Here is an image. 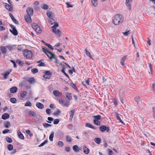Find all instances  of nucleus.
<instances>
[{
    "mask_svg": "<svg viewBox=\"0 0 155 155\" xmlns=\"http://www.w3.org/2000/svg\"><path fill=\"white\" fill-rule=\"evenodd\" d=\"M54 136V132H52L49 136V140L50 141H53Z\"/></svg>",
    "mask_w": 155,
    "mask_h": 155,
    "instance_id": "44",
    "label": "nucleus"
},
{
    "mask_svg": "<svg viewBox=\"0 0 155 155\" xmlns=\"http://www.w3.org/2000/svg\"><path fill=\"white\" fill-rule=\"evenodd\" d=\"M10 91L12 93H14L16 92L17 91V87L14 86L11 87L10 89Z\"/></svg>",
    "mask_w": 155,
    "mask_h": 155,
    "instance_id": "19",
    "label": "nucleus"
},
{
    "mask_svg": "<svg viewBox=\"0 0 155 155\" xmlns=\"http://www.w3.org/2000/svg\"><path fill=\"white\" fill-rule=\"evenodd\" d=\"M123 20V18L122 15L119 14H116L115 15L114 18L113 20V23L115 25L119 24L122 22Z\"/></svg>",
    "mask_w": 155,
    "mask_h": 155,
    "instance_id": "1",
    "label": "nucleus"
},
{
    "mask_svg": "<svg viewBox=\"0 0 155 155\" xmlns=\"http://www.w3.org/2000/svg\"><path fill=\"white\" fill-rule=\"evenodd\" d=\"M73 150L76 152H78L80 150H82V148L81 147L79 148L77 145H74L72 147Z\"/></svg>",
    "mask_w": 155,
    "mask_h": 155,
    "instance_id": "10",
    "label": "nucleus"
},
{
    "mask_svg": "<svg viewBox=\"0 0 155 155\" xmlns=\"http://www.w3.org/2000/svg\"><path fill=\"white\" fill-rule=\"evenodd\" d=\"M13 148V146L12 144H9L8 146V149L9 150H12Z\"/></svg>",
    "mask_w": 155,
    "mask_h": 155,
    "instance_id": "48",
    "label": "nucleus"
},
{
    "mask_svg": "<svg viewBox=\"0 0 155 155\" xmlns=\"http://www.w3.org/2000/svg\"><path fill=\"white\" fill-rule=\"evenodd\" d=\"M94 141L97 144H99L101 141V139L98 138H95L94 139Z\"/></svg>",
    "mask_w": 155,
    "mask_h": 155,
    "instance_id": "28",
    "label": "nucleus"
},
{
    "mask_svg": "<svg viewBox=\"0 0 155 155\" xmlns=\"http://www.w3.org/2000/svg\"><path fill=\"white\" fill-rule=\"evenodd\" d=\"M59 103L61 104H63L64 101L62 99H59L58 101Z\"/></svg>",
    "mask_w": 155,
    "mask_h": 155,
    "instance_id": "62",
    "label": "nucleus"
},
{
    "mask_svg": "<svg viewBox=\"0 0 155 155\" xmlns=\"http://www.w3.org/2000/svg\"><path fill=\"white\" fill-rule=\"evenodd\" d=\"M59 121V120L58 119H56L54 120V124H58Z\"/></svg>",
    "mask_w": 155,
    "mask_h": 155,
    "instance_id": "57",
    "label": "nucleus"
},
{
    "mask_svg": "<svg viewBox=\"0 0 155 155\" xmlns=\"http://www.w3.org/2000/svg\"><path fill=\"white\" fill-rule=\"evenodd\" d=\"M45 73L46 74L43 76V77L46 79H49L51 77V73L49 71H45Z\"/></svg>",
    "mask_w": 155,
    "mask_h": 155,
    "instance_id": "6",
    "label": "nucleus"
},
{
    "mask_svg": "<svg viewBox=\"0 0 155 155\" xmlns=\"http://www.w3.org/2000/svg\"><path fill=\"white\" fill-rule=\"evenodd\" d=\"M43 51L45 54L47 53L49 51L48 50L47 48L45 47L43 48H42Z\"/></svg>",
    "mask_w": 155,
    "mask_h": 155,
    "instance_id": "52",
    "label": "nucleus"
},
{
    "mask_svg": "<svg viewBox=\"0 0 155 155\" xmlns=\"http://www.w3.org/2000/svg\"><path fill=\"white\" fill-rule=\"evenodd\" d=\"M10 26L12 28V30L10 29V31L15 36L17 35H18V33L15 27L12 25H10Z\"/></svg>",
    "mask_w": 155,
    "mask_h": 155,
    "instance_id": "5",
    "label": "nucleus"
},
{
    "mask_svg": "<svg viewBox=\"0 0 155 155\" xmlns=\"http://www.w3.org/2000/svg\"><path fill=\"white\" fill-rule=\"evenodd\" d=\"M94 123L96 125H100V121H99L98 120L94 119L93 121Z\"/></svg>",
    "mask_w": 155,
    "mask_h": 155,
    "instance_id": "40",
    "label": "nucleus"
},
{
    "mask_svg": "<svg viewBox=\"0 0 155 155\" xmlns=\"http://www.w3.org/2000/svg\"><path fill=\"white\" fill-rule=\"evenodd\" d=\"M48 120L49 121H47V122H48V123L51 124V121H52L53 120V119L51 117H49L48 118Z\"/></svg>",
    "mask_w": 155,
    "mask_h": 155,
    "instance_id": "51",
    "label": "nucleus"
},
{
    "mask_svg": "<svg viewBox=\"0 0 155 155\" xmlns=\"http://www.w3.org/2000/svg\"><path fill=\"white\" fill-rule=\"evenodd\" d=\"M4 126L6 128H8L11 126V124L10 122L7 121L4 124Z\"/></svg>",
    "mask_w": 155,
    "mask_h": 155,
    "instance_id": "27",
    "label": "nucleus"
},
{
    "mask_svg": "<svg viewBox=\"0 0 155 155\" xmlns=\"http://www.w3.org/2000/svg\"><path fill=\"white\" fill-rule=\"evenodd\" d=\"M16 62L18 64L20 65H22V62L20 60H18L16 61Z\"/></svg>",
    "mask_w": 155,
    "mask_h": 155,
    "instance_id": "63",
    "label": "nucleus"
},
{
    "mask_svg": "<svg viewBox=\"0 0 155 155\" xmlns=\"http://www.w3.org/2000/svg\"><path fill=\"white\" fill-rule=\"evenodd\" d=\"M45 45L47 46L49 48H50L51 49L53 50L54 49V48L50 44H48V43H45Z\"/></svg>",
    "mask_w": 155,
    "mask_h": 155,
    "instance_id": "55",
    "label": "nucleus"
},
{
    "mask_svg": "<svg viewBox=\"0 0 155 155\" xmlns=\"http://www.w3.org/2000/svg\"><path fill=\"white\" fill-rule=\"evenodd\" d=\"M58 145L60 147H61L63 146L64 143L62 141H59L58 143Z\"/></svg>",
    "mask_w": 155,
    "mask_h": 155,
    "instance_id": "46",
    "label": "nucleus"
},
{
    "mask_svg": "<svg viewBox=\"0 0 155 155\" xmlns=\"http://www.w3.org/2000/svg\"><path fill=\"white\" fill-rule=\"evenodd\" d=\"M85 53L90 58L93 59L91 55V53L87 51V49H85Z\"/></svg>",
    "mask_w": 155,
    "mask_h": 155,
    "instance_id": "29",
    "label": "nucleus"
},
{
    "mask_svg": "<svg viewBox=\"0 0 155 155\" xmlns=\"http://www.w3.org/2000/svg\"><path fill=\"white\" fill-rule=\"evenodd\" d=\"M23 54L25 58L27 59H31L33 54L31 51L27 49L23 51Z\"/></svg>",
    "mask_w": 155,
    "mask_h": 155,
    "instance_id": "3",
    "label": "nucleus"
},
{
    "mask_svg": "<svg viewBox=\"0 0 155 155\" xmlns=\"http://www.w3.org/2000/svg\"><path fill=\"white\" fill-rule=\"evenodd\" d=\"M43 125L44 127H51V125L50 124H48L47 123H43Z\"/></svg>",
    "mask_w": 155,
    "mask_h": 155,
    "instance_id": "45",
    "label": "nucleus"
},
{
    "mask_svg": "<svg viewBox=\"0 0 155 155\" xmlns=\"http://www.w3.org/2000/svg\"><path fill=\"white\" fill-rule=\"evenodd\" d=\"M116 117L117 119L119 120L120 122L122 124L124 125H125V124L124 122L122 120L118 114H117Z\"/></svg>",
    "mask_w": 155,
    "mask_h": 155,
    "instance_id": "30",
    "label": "nucleus"
},
{
    "mask_svg": "<svg viewBox=\"0 0 155 155\" xmlns=\"http://www.w3.org/2000/svg\"><path fill=\"white\" fill-rule=\"evenodd\" d=\"M36 106L40 109H42L44 108L43 104L40 102H37L36 103Z\"/></svg>",
    "mask_w": 155,
    "mask_h": 155,
    "instance_id": "18",
    "label": "nucleus"
},
{
    "mask_svg": "<svg viewBox=\"0 0 155 155\" xmlns=\"http://www.w3.org/2000/svg\"><path fill=\"white\" fill-rule=\"evenodd\" d=\"M18 136L21 139L23 140L24 139V137L23 134L21 133L20 130L18 131Z\"/></svg>",
    "mask_w": 155,
    "mask_h": 155,
    "instance_id": "24",
    "label": "nucleus"
},
{
    "mask_svg": "<svg viewBox=\"0 0 155 155\" xmlns=\"http://www.w3.org/2000/svg\"><path fill=\"white\" fill-rule=\"evenodd\" d=\"M70 104V102L69 101H67L65 103L63 104V105L66 107H68Z\"/></svg>",
    "mask_w": 155,
    "mask_h": 155,
    "instance_id": "50",
    "label": "nucleus"
},
{
    "mask_svg": "<svg viewBox=\"0 0 155 155\" xmlns=\"http://www.w3.org/2000/svg\"><path fill=\"white\" fill-rule=\"evenodd\" d=\"M84 152L86 154H87L89 153L90 150L86 146H84L83 147Z\"/></svg>",
    "mask_w": 155,
    "mask_h": 155,
    "instance_id": "23",
    "label": "nucleus"
},
{
    "mask_svg": "<svg viewBox=\"0 0 155 155\" xmlns=\"http://www.w3.org/2000/svg\"><path fill=\"white\" fill-rule=\"evenodd\" d=\"M53 93L54 95L56 97H60L62 95V93L59 90H54Z\"/></svg>",
    "mask_w": 155,
    "mask_h": 155,
    "instance_id": "8",
    "label": "nucleus"
},
{
    "mask_svg": "<svg viewBox=\"0 0 155 155\" xmlns=\"http://www.w3.org/2000/svg\"><path fill=\"white\" fill-rule=\"evenodd\" d=\"M25 106L30 107L31 106V103L30 101H28L25 103Z\"/></svg>",
    "mask_w": 155,
    "mask_h": 155,
    "instance_id": "42",
    "label": "nucleus"
},
{
    "mask_svg": "<svg viewBox=\"0 0 155 155\" xmlns=\"http://www.w3.org/2000/svg\"><path fill=\"white\" fill-rule=\"evenodd\" d=\"M58 23H56L51 27L52 31L55 33L56 35L58 37H59L61 35V31L59 30H56V28L58 26Z\"/></svg>",
    "mask_w": 155,
    "mask_h": 155,
    "instance_id": "2",
    "label": "nucleus"
},
{
    "mask_svg": "<svg viewBox=\"0 0 155 155\" xmlns=\"http://www.w3.org/2000/svg\"><path fill=\"white\" fill-rule=\"evenodd\" d=\"M153 110V116L154 118L155 119V107L152 108Z\"/></svg>",
    "mask_w": 155,
    "mask_h": 155,
    "instance_id": "60",
    "label": "nucleus"
},
{
    "mask_svg": "<svg viewBox=\"0 0 155 155\" xmlns=\"http://www.w3.org/2000/svg\"><path fill=\"white\" fill-rule=\"evenodd\" d=\"M5 7L7 10L9 11H11L13 10L12 6L7 3H5Z\"/></svg>",
    "mask_w": 155,
    "mask_h": 155,
    "instance_id": "17",
    "label": "nucleus"
},
{
    "mask_svg": "<svg viewBox=\"0 0 155 155\" xmlns=\"http://www.w3.org/2000/svg\"><path fill=\"white\" fill-rule=\"evenodd\" d=\"M47 140H45L44 142L41 143L40 145H39V147H41L43 146L45 144L47 143Z\"/></svg>",
    "mask_w": 155,
    "mask_h": 155,
    "instance_id": "54",
    "label": "nucleus"
},
{
    "mask_svg": "<svg viewBox=\"0 0 155 155\" xmlns=\"http://www.w3.org/2000/svg\"><path fill=\"white\" fill-rule=\"evenodd\" d=\"M127 56L126 55L123 57L121 59L120 63L122 65H124V62L127 60Z\"/></svg>",
    "mask_w": 155,
    "mask_h": 155,
    "instance_id": "20",
    "label": "nucleus"
},
{
    "mask_svg": "<svg viewBox=\"0 0 155 155\" xmlns=\"http://www.w3.org/2000/svg\"><path fill=\"white\" fill-rule=\"evenodd\" d=\"M41 60H40L39 61H38L37 62V63H39L38 64V66H45V63L43 62H41Z\"/></svg>",
    "mask_w": 155,
    "mask_h": 155,
    "instance_id": "39",
    "label": "nucleus"
},
{
    "mask_svg": "<svg viewBox=\"0 0 155 155\" xmlns=\"http://www.w3.org/2000/svg\"><path fill=\"white\" fill-rule=\"evenodd\" d=\"M66 140L67 142H71L72 141V138L68 135H67L66 137Z\"/></svg>",
    "mask_w": 155,
    "mask_h": 155,
    "instance_id": "35",
    "label": "nucleus"
},
{
    "mask_svg": "<svg viewBox=\"0 0 155 155\" xmlns=\"http://www.w3.org/2000/svg\"><path fill=\"white\" fill-rule=\"evenodd\" d=\"M9 131V130L8 129H6L2 131V133L3 134H5Z\"/></svg>",
    "mask_w": 155,
    "mask_h": 155,
    "instance_id": "61",
    "label": "nucleus"
},
{
    "mask_svg": "<svg viewBox=\"0 0 155 155\" xmlns=\"http://www.w3.org/2000/svg\"><path fill=\"white\" fill-rule=\"evenodd\" d=\"M11 71L12 70L11 69L5 72L3 74H2V75H3V78L5 80L8 78V76L9 75Z\"/></svg>",
    "mask_w": 155,
    "mask_h": 155,
    "instance_id": "9",
    "label": "nucleus"
},
{
    "mask_svg": "<svg viewBox=\"0 0 155 155\" xmlns=\"http://www.w3.org/2000/svg\"><path fill=\"white\" fill-rule=\"evenodd\" d=\"M10 115L8 113H5L3 114L2 116V118L3 120H6L9 117Z\"/></svg>",
    "mask_w": 155,
    "mask_h": 155,
    "instance_id": "15",
    "label": "nucleus"
},
{
    "mask_svg": "<svg viewBox=\"0 0 155 155\" xmlns=\"http://www.w3.org/2000/svg\"><path fill=\"white\" fill-rule=\"evenodd\" d=\"M1 50L2 52L4 54H5L7 52L6 48L4 46H1Z\"/></svg>",
    "mask_w": 155,
    "mask_h": 155,
    "instance_id": "26",
    "label": "nucleus"
},
{
    "mask_svg": "<svg viewBox=\"0 0 155 155\" xmlns=\"http://www.w3.org/2000/svg\"><path fill=\"white\" fill-rule=\"evenodd\" d=\"M6 140L7 142L11 143L12 142V140L11 138L8 137L6 138Z\"/></svg>",
    "mask_w": 155,
    "mask_h": 155,
    "instance_id": "49",
    "label": "nucleus"
},
{
    "mask_svg": "<svg viewBox=\"0 0 155 155\" xmlns=\"http://www.w3.org/2000/svg\"><path fill=\"white\" fill-rule=\"evenodd\" d=\"M29 115L31 117H35L36 116V114L35 112L33 111L30 110L28 112Z\"/></svg>",
    "mask_w": 155,
    "mask_h": 155,
    "instance_id": "21",
    "label": "nucleus"
},
{
    "mask_svg": "<svg viewBox=\"0 0 155 155\" xmlns=\"http://www.w3.org/2000/svg\"><path fill=\"white\" fill-rule=\"evenodd\" d=\"M134 99L135 101L137 102V103L138 104L140 101L139 98L138 97H135Z\"/></svg>",
    "mask_w": 155,
    "mask_h": 155,
    "instance_id": "56",
    "label": "nucleus"
},
{
    "mask_svg": "<svg viewBox=\"0 0 155 155\" xmlns=\"http://www.w3.org/2000/svg\"><path fill=\"white\" fill-rule=\"evenodd\" d=\"M65 150L66 151L68 152L70 151V148L69 147H65Z\"/></svg>",
    "mask_w": 155,
    "mask_h": 155,
    "instance_id": "64",
    "label": "nucleus"
},
{
    "mask_svg": "<svg viewBox=\"0 0 155 155\" xmlns=\"http://www.w3.org/2000/svg\"><path fill=\"white\" fill-rule=\"evenodd\" d=\"M75 110H72L70 112V119L71 120H72L74 115L75 113Z\"/></svg>",
    "mask_w": 155,
    "mask_h": 155,
    "instance_id": "22",
    "label": "nucleus"
},
{
    "mask_svg": "<svg viewBox=\"0 0 155 155\" xmlns=\"http://www.w3.org/2000/svg\"><path fill=\"white\" fill-rule=\"evenodd\" d=\"M130 30L128 27H127V31L125 32H123L122 33L125 36H127L130 34Z\"/></svg>",
    "mask_w": 155,
    "mask_h": 155,
    "instance_id": "37",
    "label": "nucleus"
},
{
    "mask_svg": "<svg viewBox=\"0 0 155 155\" xmlns=\"http://www.w3.org/2000/svg\"><path fill=\"white\" fill-rule=\"evenodd\" d=\"M46 113L48 114H50L51 113V109L49 108L47 109L46 110Z\"/></svg>",
    "mask_w": 155,
    "mask_h": 155,
    "instance_id": "58",
    "label": "nucleus"
},
{
    "mask_svg": "<svg viewBox=\"0 0 155 155\" xmlns=\"http://www.w3.org/2000/svg\"><path fill=\"white\" fill-rule=\"evenodd\" d=\"M132 0H126V5L128 7L129 9L130 10L131 9V2Z\"/></svg>",
    "mask_w": 155,
    "mask_h": 155,
    "instance_id": "13",
    "label": "nucleus"
},
{
    "mask_svg": "<svg viewBox=\"0 0 155 155\" xmlns=\"http://www.w3.org/2000/svg\"><path fill=\"white\" fill-rule=\"evenodd\" d=\"M33 28L35 30L36 33H40L42 32V30L41 28L38 25L33 24L32 25Z\"/></svg>",
    "mask_w": 155,
    "mask_h": 155,
    "instance_id": "4",
    "label": "nucleus"
},
{
    "mask_svg": "<svg viewBox=\"0 0 155 155\" xmlns=\"http://www.w3.org/2000/svg\"><path fill=\"white\" fill-rule=\"evenodd\" d=\"M93 117L95 119L98 120H100L101 118V115H99L97 116H94Z\"/></svg>",
    "mask_w": 155,
    "mask_h": 155,
    "instance_id": "43",
    "label": "nucleus"
},
{
    "mask_svg": "<svg viewBox=\"0 0 155 155\" xmlns=\"http://www.w3.org/2000/svg\"><path fill=\"white\" fill-rule=\"evenodd\" d=\"M99 129L101 132H104L106 130H107V132H108L110 130V128L108 127H106L105 126L102 125L100 127Z\"/></svg>",
    "mask_w": 155,
    "mask_h": 155,
    "instance_id": "7",
    "label": "nucleus"
},
{
    "mask_svg": "<svg viewBox=\"0 0 155 155\" xmlns=\"http://www.w3.org/2000/svg\"><path fill=\"white\" fill-rule=\"evenodd\" d=\"M26 12L28 15H32L33 13V10L32 8H28L26 9Z\"/></svg>",
    "mask_w": 155,
    "mask_h": 155,
    "instance_id": "12",
    "label": "nucleus"
},
{
    "mask_svg": "<svg viewBox=\"0 0 155 155\" xmlns=\"http://www.w3.org/2000/svg\"><path fill=\"white\" fill-rule=\"evenodd\" d=\"M27 94V92L26 91H22L20 93V96L21 98H22V99H24L26 96Z\"/></svg>",
    "mask_w": 155,
    "mask_h": 155,
    "instance_id": "16",
    "label": "nucleus"
},
{
    "mask_svg": "<svg viewBox=\"0 0 155 155\" xmlns=\"http://www.w3.org/2000/svg\"><path fill=\"white\" fill-rule=\"evenodd\" d=\"M41 8L44 9H47L48 8V6L46 4H43L41 5Z\"/></svg>",
    "mask_w": 155,
    "mask_h": 155,
    "instance_id": "34",
    "label": "nucleus"
},
{
    "mask_svg": "<svg viewBox=\"0 0 155 155\" xmlns=\"http://www.w3.org/2000/svg\"><path fill=\"white\" fill-rule=\"evenodd\" d=\"M92 3L94 6H97L98 5L97 0H91Z\"/></svg>",
    "mask_w": 155,
    "mask_h": 155,
    "instance_id": "32",
    "label": "nucleus"
},
{
    "mask_svg": "<svg viewBox=\"0 0 155 155\" xmlns=\"http://www.w3.org/2000/svg\"><path fill=\"white\" fill-rule=\"evenodd\" d=\"M25 19L27 22H31V19L30 15H27L25 16Z\"/></svg>",
    "mask_w": 155,
    "mask_h": 155,
    "instance_id": "14",
    "label": "nucleus"
},
{
    "mask_svg": "<svg viewBox=\"0 0 155 155\" xmlns=\"http://www.w3.org/2000/svg\"><path fill=\"white\" fill-rule=\"evenodd\" d=\"M45 54L50 59L53 58V57H54V54L52 53L49 51H48V52L47 53H46V54Z\"/></svg>",
    "mask_w": 155,
    "mask_h": 155,
    "instance_id": "11",
    "label": "nucleus"
},
{
    "mask_svg": "<svg viewBox=\"0 0 155 155\" xmlns=\"http://www.w3.org/2000/svg\"><path fill=\"white\" fill-rule=\"evenodd\" d=\"M10 101L12 103H15L16 102V100L14 97H12L10 98Z\"/></svg>",
    "mask_w": 155,
    "mask_h": 155,
    "instance_id": "47",
    "label": "nucleus"
},
{
    "mask_svg": "<svg viewBox=\"0 0 155 155\" xmlns=\"http://www.w3.org/2000/svg\"><path fill=\"white\" fill-rule=\"evenodd\" d=\"M28 81L29 82L30 84H31L35 82V81L34 78H29L28 80Z\"/></svg>",
    "mask_w": 155,
    "mask_h": 155,
    "instance_id": "41",
    "label": "nucleus"
},
{
    "mask_svg": "<svg viewBox=\"0 0 155 155\" xmlns=\"http://www.w3.org/2000/svg\"><path fill=\"white\" fill-rule=\"evenodd\" d=\"M31 71L33 74L36 73L38 71V70L36 68H33L31 70Z\"/></svg>",
    "mask_w": 155,
    "mask_h": 155,
    "instance_id": "53",
    "label": "nucleus"
},
{
    "mask_svg": "<svg viewBox=\"0 0 155 155\" xmlns=\"http://www.w3.org/2000/svg\"><path fill=\"white\" fill-rule=\"evenodd\" d=\"M66 96L69 100H71L72 99L71 93H67L66 94Z\"/></svg>",
    "mask_w": 155,
    "mask_h": 155,
    "instance_id": "25",
    "label": "nucleus"
},
{
    "mask_svg": "<svg viewBox=\"0 0 155 155\" xmlns=\"http://www.w3.org/2000/svg\"><path fill=\"white\" fill-rule=\"evenodd\" d=\"M11 18L15 23L17 25L19 24L18 22L16 20L13 16H12Z\"/></svg>",
    "mask_w": 155,
    "mask_h": 155,
    "instance_id": "38",
    "label": "nucleus"
},
{
    "mask_svg": "<svg viewBox=\"0 0 155 155\" xmlns=\"http://www.w3.org/2000/svg\"><path fill=\"white\" fill-rule=\"evenodd\" d=\"M86 126L93 129H95V128L93 126V125L89 123H86Z\"/></svg>",
    "mask_w": 155,
    "mask_h": 155,
    "instance_id": "36",
    "label": "nucleus"
},
{
    "mask_svg": "<svg viewBox=\"0 0 155 155\" xmlns=\"http://www.w3.org/2000/svg\"><path fill=\"white\" fill-rule=\"evenodd\" d=\"M49 23L51 25H52L54 23L55 21L52 18H50L48 19Z\"/></svg>",
    "mask_w": 155,
    "mask_h": 155,
    "instance_id": "33",
    "label": "nucleus"
},
{
    "mask_svg": "<svg viewBox=\"0 0 155 155\" xmlns=\"http://www.w3.org/2000/svg\"><path fill=\"white\" fill-rule=\"evenodd\" d=\"M47 15L49 18H52L53 14L50 11L48 12H47Z\"/></svg>",
    "mask_w": 155,
    "mask_h": 155,
    "instance_id": "31",
    "label": "nucleus"
},
{
    "mask_svg": "<svg viewBox=\"0 0 155 155\" xmlns=\"http://www.w3.org/2000/svg\"><path fill=\"white\" fill-rule=\"evenodd\" d=\"M60 113V111L59 109H58L57 112H55L53 113V115H58Z\"/></svg>",
    "mask_w": 155,
    "mask_h": 155,
    "instance_id": "59",
    "label": "nucleus"
}]
</instances>
